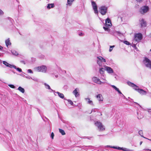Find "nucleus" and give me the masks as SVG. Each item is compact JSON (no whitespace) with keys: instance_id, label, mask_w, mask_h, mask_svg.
I'll return each mask as SVG.
<instances>
[{"instance_id":"obj_20","label":"nucleus","mask_w":151,"mask_h":151,"mask_svg":"<svg viewBox=\"0 0 151 151\" xmlns=\"http://www.w3.org/2000/svg\"><path fill=\"white\" fill-rule=\"evenodd\" d=\"M12 68H13L16 69L17 71H19V72H22V70L21 69L19 68H17L16 66L15 65H13V66H12Z\"/></svg>"},{"instance_id":"obj_5","label":"nucleus","mask_w":151,"mask_h":151,"mask_svg":"<svg viewBox=\"0 0 151 151\" xmlns=\"http://www.w3.org/2000/svg\"><path fill=\"white\" fill-rule=\"evenodd\" d=\"M35 69L38 72L45 73L47 70V67L45 65H43L36 67L35 68Z\"/></svg>"},{"instance_id":"obj_50","label":"nucleus","mask_w":151,"mask_h":151,"mask_svg":"<svg viewBox=\"0 0 151 151\" xmlns=\"http://www.w3.org/2000/svg\"><path fill=\"white\" fill-rule=\"evenodd\" d=\"M111 147H112V146H110V145H107L105 146V147H110L111 148Z\"/></svg>"},{"instance_id":"obj_52","label":"nucleus","mask_w":151,"mask_h":151,"mask_svg":"<svg viewBox=\"0 0 151 151\" xmlns=\"http://www.w3.org/2000/svg\"><path fill=\"white\" fill-rule=\"evenodd\" d=\"M79 35L80 36H82L83 35V33H79Z\"/></svg>"},{"instance_id":"obj_10","label":"nucleus","mask_w":151,"mask_h":151,"mask_svg":"<svg viewBox=\"0 0 151 151\" xmlns=\"http://www.w3.org/2000/svg\"><path fill=\"white\" fill-rule=\"evenodd\" d=\"M92 80L94 82L99 84L104 83V82H101L99 78L96 77H93V78Z\"/></svg>"},{"instance_id":"obj_44","label":"nucleus","mask_w":151,"mask_h":151,"mask_svg":"<svg viewBox=\"0 0 151 151\" xmlns=\"http://www.w3.org/2000/svg\"><path fill=\"white\" fill-rule=\"evenodd\" d=\"M117 149L119 150H123V147H117Z\"/></svg>"},{"instance_id":"obj_9","label":"nucleus","mask_w":151,"mask_h":151,"mask_svg":"<svg viewBox=\"0 0 151 151\" xmlns=\"http://www.w3.org/2000/svg\"><path fill=\"white\" fill-rule=\"evenodd\" d=\"M92 5L93 7V9L95 14L98 13V11L97 10V7L96 3L94 1H92L91 2Z\"/></svg>"},{"instance_id":"obj_22","label":"nucleus","mask_w":151,"mask_h":151,"mask_svg":"<svg viewBox=\"0 0 151 151\" xmlns=\"http://www.w3.org/2000/svg\"><path fill=\"white\" fill-rule=\"evenodd\" d=\"M17 89L19 90L22 93H24L25 90L21 86H19Z\"/></svg>"},{"instance_id":"obj_24","label":"nucleus","mask_w":151,"mask_h":151,"mask_svg":"<svg viewBox=\"0 0 151 151\" xmlns=\"http://www.w3.org/2000/svg\"><path fill=\"white\" fill-rule=\"evenodd\" d=\"M54 6V4H48L47 6V8L48 9H50L51 8H52Z\"/></svg>"},{"instance_id":"obj_21","label":"nucleus","mask_w":151,"mask_h":151,"mask_svg":"<svg viewBox=\"0 0 151 151\" xmlns=\"http://www.w3.org/2000/svg\"><path fill=\"white\" fill-rule=\"evenodd\" d=\"M44 85L45 86V87L46 88H47L49 89H50L52 91L55 92V91L52 89L50 87V86L47 84L46 83H44Z\"/></svg>"},{"instance_id":"obj_40","label":"nucleus","mask_w":151,"mask_h":151,"mask_svg":"<svg viewBox=\"0 0 151 151\" xmlns=\"http://www.w3.org/2000/svg\"><path fill=\"white\" fill-rule=\"evenodd\" d=\"M27 72L28 73H33V72L30 69H29L28 70H27Z\"/></svg>"},{"instance_id":"obj_19","label":"nucleus","mask_w":151,"mask_h":151,"mask_svg":"<svg viewBox=\"0 0 151 151\" xmlns=\"http://www.w3.org/2000/svg\"><path fill=\"white\" fill-rule=\"evenodd\" d=\"M54 92L55 93H57L58 94V96L60 98H61L62 99H63L64 98V96L63 94L62 93H60L58 92H55H55Z\"/></svg>"},{"instance_id":"obj_4","label":"nucleus","mask_w":151,"mask_h":151,"mask_svg":"<svg viewBox=\"0 0 151 151\" xmlns=\"http://www.w3.org/2000/svg\"><path fill=\"white\" fill-rule=\"evenodd\" d=\"M95 125L96 126L99 131H103L105 130V127L100 122L97 121L95 123Z\"/></svg>"},{"instance_id":"obj_34","label":"nucleus","mask_w":151,"mask_h":151,"mask_svg":"<svg viewBox=\"0 0 151 151\" xmlns=\"http://www.w3.org/2000/svg\"><path fill=\"white\" fill-rule=\"evenodd\" d=\"M114 47V45L110 46V49L109 50V51L111 52L112 50V48Z\"/></svg>"},{"instance_id":"obj_58","label":"nucleus","mask_w":151,"mask_h":151,"mask_svg":"<svg viewBox=\"0 0 151 151\" xmlns=\"http://www.w3.org/2000/svg\"><path fill=\"white\" fill-rule=\"evenodd\" d=\"M55 76L56 78H57L58 77V75H55Z\"/></svg>"},{"instance_id":"obj_12","label":"nucleus","mask_w":151,"mask_h":151,"mask_svg":"<svg viewBox=\"0 0 151 151\" xmlns=\"http://www.w3.org/2000/svg\"><path fill=\"white\" fill-rule=\"evenodd\" d=\"M105 69L109 73H112L114 72L113 69L110 67L105 66Z\"/></svg>"},{"instance_id":"obj_53","label":"nucleus","mask_w":151,"mask_h":151,"mask_svg":"<svg viewBox=\"0 0 151 151\" xmlns=\"http://www.w3.org/2000/svg\"><path fill=\"white\" fill-rule=\"evenodd\" d=\"M3 47H2L0 45V50H2L3 49Z\"/></svg>"},{"instance_id":"obj_3","label":"nucleus","mask_w":151,"mask_h":151,"mask_svg":"<svg viewBox=\"0 0 151 151\" xmlns=\"http://www.w3.org/2000/svg\"><path fill=\"white\" fill-rule=\"evenodd\" d=\"M105 27H103V28L105 31L109 32L110 29H109V27H110V24H111V22L109 19L107 18L106 20Z\"/></svg>"},{"instance_id":"obj_46","label":"nucleus","mask_w":151,"mask_h":151,"mask_svg":"<svg viewBox=\"0 0 151 151\" xmlns=\"http://www.w3.org/2000/svg\"><path fill=\"white\" fill-rule=\"evenodd\" d=\"M111 148L117 149V147L115 146H112V147H111Z\"/></svg>"},{"instance_id":"obj_60","label":"nucleus","mask_w":151,"mask_h":151,"mask_svg":"<svg viewBox=\"0 0 151 151\" xmlns=\"http://www.w3.org/2000/svg\"><path fill=\"white\" fill-rule=\"evenodd\" d=\"M146 139H147L150 140V141H151V139H148L147 138H146Z\"/></svg>"},{"instance_id":"obj_57","label":"nucleus","mask_w":151,"mask_h":151,"mask_svg":"<svg viewBox=\"0 0 151 151\" xmlns=\"http://www.w3.org/2000/svg\"><path fill=\"white\" fill-rule=\"evenodd\" d=\"M144 150H149L150 151H151V150H150V149H144Z\"/></svg>"},{"instance_id":"obj_59","label":"nucleus","mask_w":151,"mask_h":151,"mask_svg":"<svg viewBox=\"0 0 151 151\" xmlns=\"http://www.w3.org/2000/svg\"><path fill=\"white\" fill-rule=\"evenodd\" d=\"M142 142H140V145H141V144H142Z\"/></svg>"},{"instance_id":"obj_35","label":"nucleus","mask_w":151,"mask_h":151,"mask_svg":"<svg viewBox=\"0 0 151 151\" xmlns=\"http://www.w3.org/2000/svg\"><path fill=\"white\" fill-rule=\"evenodd\" d=\"M111 87L114 89L116 91H117V90L119 89L118 88H117L114 85H111Z\"/></svg>"},{"instance_id":"obj_11","label":"nucleus","mask_w":151,"mask_h":151,"mask_svg":"<svg viewBox=\"0 0 151 151\" xmlns=\"http://www.w3.org/2000/svg\"><path fill=\"white\" fill-rule=\"evenodd\" d=\"M96 98L98 99L100 103L103 101V98L101 94H98L96 96Z\"/></svg>"},{"instance_id":"obj_55","label":"nucleus","mask_w":151,"mask_h":151,"mask_svg":"<svg viewBox=\"0 0 151 151\" xmlns=\"http://www.w3.org/2000/svg\"><path fill=\"white\" fill-rule=\"evenodd\" d=\"M135 103L137 105H138L140 107H141V106H140V105L138 104L137 103H136V102H135Z\"/></svg>"},{"instance_id":"obj_62","label":"nucleus","mask_w":151,"mask_h":151,"mask_svg":"<svg viewBox=\"0 0 151 151\" xmlns=\"http://www.w3.org/2000/svg\"><path fill=\"white\" fill-rule=\"evenodd\" d=\"M99 136H104V135H99Z\"/></svg>"},{"instance_id":"obj_7","label":"nucleus","mask_w":151,"mask_h":151,"mask_svg":"<svg viewBox=\"0 0 151 151\" xmlns=\"http://www.w3.org/2000/svg\"><path fill=\"white\" fill-rule=\"evenodd\" d=\"M99 9L101 14L102 15H105L107 12L108 7L105 6H102Z\"/></svg>"},{"instance_id":"obj_26","label":"nucleus","mask_w":151,"mask_h":151,"mask_svg":"<svg viewBox=\"0 0 151 151\" xmlns=\"http://www.w3.org/2000/svg\"><path fill=\"white\" fill-rule=\"evenodd\" d=\"M59 130L60 132V133L62 135H64L65 134V133L64 130L60 129H59Z\"/></svg>"},{"instance_id":"obj_54","label":"nucleus","mask_w":151,"mask_h":151,"mask_svg":"<svg viewBox=\"0 0 151 151\" xmlns=\"http://www.w3.org/2000/svg\"><path fill=\"white\" fill-rule=\"evenodd\" d=\"M148 112L151 114V110H150L148 111Z\"/></svg>"},{"instance_id":"obj_47","label":"nucleus","mask_w":151,"mask_h":151,"mask_svg":"<svg viewBox=\"0 0 151 151\" xmlns=\"http://www.w3.org/2000/svg\"><path fill=\"white\" fill-rule=\"evenodd\" d=\"M20 62L22 63H23V64H25V62L24 61V60H21L20 61Z\"/></svg>"},{"instance_id":"obj_1","label":"nucleus","mask_w":151,"mask_h":151,"mask_svg":"<svg viewBox=\"0 0 151 151\" xmlns=\"http://www.w3.org/2000/svg\"><path fill=\"white\" fill-rule=\"evenodd\" d=\"M128 84L130 86L133 88L135 90L137 91L140 94L142 95H145L147 94L146 91L144 90H143L140 88H138V86L134 84V83H132L129 81L127 82Z\"/></svg>"},{"instance_id":"obj_27","label":"nucleus","mask_w":151,"mask_h":151,"mask_svg":"<svg viewBox=\"0 0 151 151\" xmlns=\"http://www.w3.org/2000/svg\"><path fill=\"white\" fill-rule=\"evenodd\" d=\"M139 134L142 137L144 138H146L144 137L143 136V133L142 130H140L139 131Z\"/></svg>"},{"instance_id":"obj_41","label":"nucleus","mask_w":151,"mask_h":151,"mask_svg":"<svg viewBox=\"0 0 151 151\" xmlns=\"http://www.w3.org/2000/svg\"><path fill=\"white\" fill-rule=\"evenodd\" d=\"M116 33L117 35H118L119 36L121 35H122V34L119 32H117Z\"/></svg>"},{"instance_id":"obj_31","label":"nucleus","mask_w":151,"mask_h":151,"mask_svg":"<svg viewBox=\"0 0 151 151\" xmlns=\"http://www.w3.org/2000/svg\"><path fill=\"white\" fill-rule=\"evenodd\" d=\"M68 102L71 105H73V103L72 101L68 99Z\"/></svg>"},{"instance_id":"obj_56","label":"nucleus","mask_w":151,"mask_h":151,"mask_svg":"<svg viewBox=\"0 0 151 151\" xmlns=\"http://www.w3.org/2000/svg\"><path fill=\"white\" fill-rule=\"evenodd\" d=\"M136 1H138V2H140L141 1H142V0H136Z\"/></svg>"},{"instance_id":"obj_63","label":"nucleus","mask_w":151,"mask_h":151,"mask_svg":"<svg viewBox=\"0 0 151 151\" xmlns=\"http://www.w3.org/2000/svg\"><path fill=\"white\" fill-rule=\"evenodd\" d=\"M142 117H143V116H142V117H140V119H141V118H142Z\"/></svg>"},{"instance_id":"obj_17","label":"nucleus","mask_w":151,"mask_h":151,"mask_svg":"<svg viewBox=\"0 0 151 151\" xmlns=\"http://www.w3.org/2000/svg\"><path fill=\"white\" fill-rule=\"evenodd\" d=\"M85 99L87 102L88 104H90L91 105H93V101H92L90 100L89 98H85Z\"/></svg>"},{"instance_id":"obj_32","label":"nucleus","mask_w":151,"mask_h":151,"mask_svg":"<svg viewBox=\"0 0 151 151\" xmlns=\"http://www.w3.org/2000/svg\"><path fill=\"white\" fill-rule=\"evenodd\" d=\"M122 150L124 151H131V150L128 149L126 148H123V150Z\"/></svg>"},{"instance_id":"obj_42","label":"nucleus","mask_w":151,"mask_h":151,"mask_svg":"<svg viewBox=\"0 0 151 151\" xmlns=\"http://www.w3.org/2000/svg\"><path fill=\"white\" fill-rule=\"evenodd\" d=\"M25 77L28 79H32V78L30 76H25Z\"/></svg>"},{"instance_id":"obj_30","label":"nucleus","mask_w":151,"mask_h":151,"mask_svg":"<svg viewBox=\"0 0 151 151\" xmlns=\"http://www.w3.org/2000/svg\"><path fill=\"white\" fill-rule=\"evenodd\" d=\"M8 86L12 88H15V87L14 85L12 84L8 85Z\"/></svg>"},{"instance_id":"obj_25","label":"nucleus","mask_w":151,"mask_h":151,"mask_svg":"<svg viewBox=\"0 0 151 151\" xmlns=\"http://www.w3.org/2000/svg\"><path fill=\"white\" fill-rule=\"evenodd\" d=\"M11 52L12 54L15 55H18V53L15 50H11Z\"/></svg>"},{"instance_id":"obj_16","label":"nucleus","mask_w":151,"mask_h":151,"mask_svg":"<svg viewBox=\"0 0 151 151\" xmlns=\"http://www.w3.org/2000/svg\"><path fill=\"white\" fill-rule=\"evenodd\" d=\"M105 70V66H104V68H100L99 71L101 75H103L104 73V71Z\"/></svg>"},{"instance_id":"obj_37","label":"nucleus","mask_w":151,"mask_h":151,"mask_svg":"<svg viewBox=\"0 0 151 151\" xmlns=\"http://www.w3.org/2000/svg\"><path fill=\"white\" fill-rule=\"evenodd\" d=\"M111 87L114 89L116 91H117V90L119 89L118 88H117L114 85H111Z\"/></svg>"},{"instance_id":"obj_36","label":"nucleus","mask_w":151,"mask_h":151,"mask_svg":"<svg viewBox=\"0 0 151 151\" xmlns=\"http://www.w3.org/2000/svg\"><path fill=\"white\" fill-rule=\"evenodd\" d=\"M111 87L114 89L116 91H117V90L119 89L118 88H117L114 85H111Z\"/></svg>"},{"instance_id":"obj_64","label":"nucleus","mask_w":151,"mask_h":151,"mask_svg":"<svg viewBox=\"0 0 151 151\" xmlns=\"http://www.w3.org/2000/svg\"><path fill=\"white\" fill-rule=\"evenodd\" d=\"M150 37H151V33L150 34Z\"/></svg>"},{"instance_id":"obj_18","label":"nucleus","mask_w":151,"mask_h":151,"mask_svg":"<svg viewBox=\"0 0 151 151\" xmlns=\"http://www.w3.org/2000/svg\"><path fill=\"white\" fill-rule=\"evenodd\" d=\"M73 93L76 97L78 96L79 95V93L77 92V88H76L73 91Z\"/></svg>"},{"instance_id":"obj_13","label":"nucleus","mask_w":151,"mask_h":151,"mask_svg":"<svg viewBox=\"0 0 151 151\" xmlns=\"http://www.w3.org/2000/svg\"><path fill=\"white\" fill-rule=\"evenodd\" d=\"M97 58L98 59L97 60V63L99 66H101L102 65L101 62H102V61L101 59H102L103 58L101 56H99L97 57Z\"/></svg>"},{"instance_id":"obj_23","label":"nucleus","mask_w":151,"mask_h":151,"mask_svg":"<svg viewBox=\"0 0 151 151\" xmlns=\"http://www.w3.org/2000/svg\"><path fill=\"white\" fill-rule=\"evenodd\" d=\"M5 43L7 47H8L9 45H10L11 44L10 42L9 39V38L6 40Z\"/></svg>"},{"instance_id":"obj_6","label":"nucleus","mask_w":151,"mask_h":151,"mask_svg":"<svg viewBox=\"0 0 151 151\" xmlns=\"http://www.w3.org/2000/svg\"><path fill=\"white\" fill-rule=\"evenodd\" d=\"M142 35L141 33L136 34L134 35V40L137 42H139L142 39Z\"/></svg>"},{"instance_id":"obj_49","label":"nucleus","mask_w":151,"mask_h":151,"mask_svg":"<svg viewBox=\"0 0 151 151\" xmlns=\"http://www.w3.org/2000/svg\"><path fill=\"white\" fill-rule=\"evenodd\" d=\"M93 111L95 112V109H92L91 112L90 113H91Z\"/></svg>"},{"instance_id":"obj_29","label":"nucleus","mask_w":151,"mask_h":151,"mask_svg":"<svg viewBox=\"0 0 151 151\" xmlns=\"http://www.w3.org/2000/svg\"><path fill=\"white\" fill-rule=\"evenodd\" d=\"M123 42L124 44H125L127 45H130L129 42L127 41H126V40L124 41H123Z\"/></svg>"},{"instance_id":"obj_39","label":"nucleus","mask_w":151,"mask_h":151,"mask_svg":"<svg viewBox=\"0 0 151 151\" xmlns=\"http://www.w3.org/2000/svg\"><path fill=\"white\" fill-rule=\"evenodd\" d=\"M8 19H9V21L11 22V24H12V21H13V20L9 17L8 18Z\"/></svg>"},{"instance_id":"obj_28","label":"nucleus","mask_w":151,"mask_h":151,"mask_svg":"<svg viewBox=\"0 0 151 151\" xmlns=\"http://www.w3.org/2000/svg\"><path fill=\"white\" fill-rule=\"evenodd\" d=\"M73 0H68L67 3L68 4L71 5Z\"/></svg>"},{"instance_id":"obj_43","label":"nucleus","mask_w":151,"mask_h":151,"mask_svg":"<svg viewBox=\"0 0 151 151\" xmlns=\"http://www.w3.org/2000/svg\"><path fill=\"white\" fill-rule=\"evenodd\" d=\"M117 91L119 93V94H122V95L123 96H124V95H123L122 93L119 90V89H118Z\"/></svg>"},{"instance_id":"obj_15","label":"nucleus","mask_w":151,"mask_h":151,"mask_svg":"<svg viewBox=\"0 0 151 151\" xmlns=\"http://www.w3.org/2000/svg\"><path fill=\"white\" fill-rule=\"evenodd\" d=\"M140 24L142 27H145L146 26V22L144 21L143 19H142L140 21Z\"/></svg>"},{"instance_id":"obj_45","label":"nucleus","mask_w":151,"mask_h":151,"mask_svg":"<svg viewBox=\"0 0 151 151\" xmlns=\"http://www.w3.org/2000/svg\"><path fill=\"white\" fill-rule=\"evenodd\" d=\"M101 60H102V61L104 62H106V60L103 58L102 59H101Z\"/></svg>"},{"instance_id":"obj_2","label":"nucleus","mask_w":151,"mask_h":151,"mask_svg":"<svg viewBox=\"0 0 151 151\" xmlns=\"http://www.w3.org/2000/svg\"><path fill=\"white\" fill-rule=\"evenodd\" d=\"M143 63L147 67L151 68V61L148 58L145 57Z\"/></svg>"},{"instance_id":"obj_38","label":"nucleus","mask_w":151,"mask_h":151,"mask_svg":"<svg viewBox=\"0 0 151 151\" xmlns=\"http://www.w3.org/2000/svg\"><path fill=\"white\" fill-rule=\"evenodd\" d=\"M4 14V12L1 9H0V15H3Z\"/></svg>"},{"instance_id":"obj_33","label":"nucleus","mask_w":151,"mask_h":151,"mask_svg":"<svg viewBox=\"0 0 151 151\" xmlns=\"http://www.w3.org/2000/svg\"><path fill=\"white\" fill-rule=\"evenodd\" d=\"M54 136V133L53 132H52L51 133V135H50V137L52 139H53Z\"/></svg>"},{"instance_id":"obj_61","label":"nucleus","mask_w":151,"mask_h":151,"mask_svg":"<svg viewBox=\"0 0 151 151\" xmlns=\"http://www.w3.org/2000/svg\"><path fill=\"white\" fill-rule=\"evenodd\" d=\"M12 72L13 73H15V72H14V71H12Z\"/></svg>"},{"instance_id":"obj_14","label":"nucleus","mask_w":151,"mask_h":151,"mask_svg":"<svg viewBox=\"0 0 151 151\" xmlns=\"http://www.w3.org/2000/svg\"><path fill=\"white\" fill-rule=\"evenodd\" d=\"M3 63L7 67H9L11 68H12V66H13V65L10 64L5 61H3Z\"/></svg>"},{"instance_id":"obj_51","label":"nucleus","mask_w":151,"mask_h":151,"mask_svg":"<svg viewBox=\"0 0 151 151\" xmlns=\"http://www.w3.org/2000/svg\"><path fill=\"white\" fill-rule=\"evenodd\" d=\"M20 76H23L24 77H25V76L23 74H21L20 75Z\"/></svg>"},{"instance_id":"obj_8","label":"nucleus","mask_w":151,"mask_h":151,"mask_svg":"<svg viewBox=\"0 0 151 151\" xmlns=\"http://www.w3.org/2000/svg\"><path fill=\"white\" fill-rule=\"evenodd\" d=\"M149 10V7L147 6H144L142 7L140 9L139 12L142 14L147 12Z\"/></svg>"},{"instance_id":"obj_48","label":"nucleus","mask_w":151,"mask_h":151,"mask_svg":"<svg viewBox=\"0 0 151 151\" xmlns=\"http://www.w3.org/2000/svg\"><path fill=\"white\" fill-rule=\"evenodd\" d=\"M92 147V146H82V147Z\"/></svg>"}]
</instances>
